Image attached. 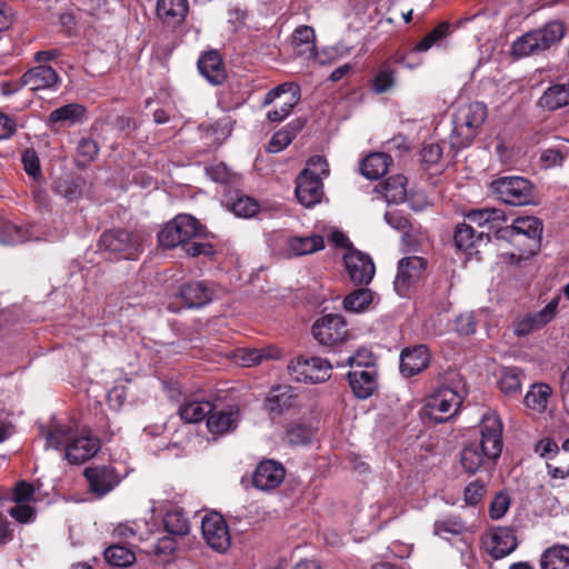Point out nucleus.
<instances>
[{
    "label": "nucleus",
    "mask_w": 569,
    "mask_h": 569,
    "mask_svg": "<svg viewBox=\"0 0 569 569\" xmlns=\"http://www.w3.org/2000/svg\"><path fill=\"white\" fill-rule=\"evenodd\" d=\"M451 24L447 21L440 22L435 29L426 34L413 48L415 51L426 52L440 40L450 34Z\"/></svg>",
    "instance_id": "obj_48"
},
{
    "label": "nucleus",
    "mask_w": 569,
    "mask_h": 569,
    "mask_svg": "<svg viewBox=\"0 0 569 569\" xmlns=\"http://www.w3.org/2000/svg\"><path fill=\"white\" fill-rule=\"evenodd\" d=\"M430 361V353L426 346H416L412 349H405L400 356V372L403 377L410 378L423 371Z\"/></svg>",
    "instance_id": "obj_19"
},
{
    "label": "nucleus",
    "mask_w": 569,
    "mask_h": 569,
    "mask_svg": "<svg viewBox=\"0 0 569 569\" xmlns=\"http://www.w3.org/2000/svg\"><path fill=\"white\" fill-rule=\"evenodd\" d=\"M345 266L350 279L357 284H368L375 276L371 258L358 250H349L345 257Z\"/></svg>",
    "instance_id": "obj_15"
},
{
    "label": "nucleus",
    "mask_w": 569,
    "mask_h": 569,
    "mask_svg": "<svg viewBox=\"0 0 569 569\" xmlns=\"http://www.w3.org/2000/svg\"><path fill=\"white\" fill-rule=\"evenodd\" d=\"M461 403L462 398L455 389L440 387L427 398L422 415L436 423H441L456 416Z\"/></svg>",
    "instance_id": "obj_5"
},
{
    "label": "nucleus",
    "mask_w": 569,
    "mask_h": 569,
    "mask_svg": "<svg viewBox=\"0 0 569 569\" xmlns=\"http://www.w3.org/2000/svg\"><path fill=\"white\" fill-rule=\"evenodd\" d=\"M8 512L13 519L21 523L31 522L36 518V510L29 503H16Z\"/></svg>",
    "instance_id": "obj_57"
},
{
    "label": "nucleus",
    "mask_w": 569,
    "mask_h": 569,
    "mask_svg": "<svg viewBox=\"0 0 569 569\" xmlns=\"http://www.w3.org/2000/svg\"><path fill=\"white\" fill-rule=\"evenodd\" d=\"M480 440L477 445L486 450L496 460L500 457L503 448L502 422L495 412H487L482 416L480 425Z\"/></svg>",
    "instance_id": "obj_9"
},
{
    "label": "nucleus",
    "mask_w": 569,
    "mask_h": 569,
    "mask_svg": "<svg viewBox=\"0 0 569 569\" xmlns=\"http://www.w3.org/2000/svg\"><path fill=\"white\" fill-rule=\"evenodd\" d=\"M291 43L298 54L308 58L313 57L316 50L315 30L309 26H299L292 34Z\"/></svg>",
    "instance_id": "obj_37"
},
{
    "label": "nucleus",
    "mask_w": 569,
    "mask_h": 569,
    "mask_svg": "<svg viewBox=\"0 0 569 569\" xmlns=\"http://www.w3.org/2000/svg\"><path fill=\"white\" fill-rule=\"evenodd\" d=\"M565 36V27L559 21L547 23L543 28L533 30L518 38L512 43V54L521 58L545 51L559 42Z\"/></svg>",
    "instance_id": "obj_3"
},
{
    "label": "nucleus",
    "mask_w": 569,
    "mask_h": 569,
    "mask_svg": "<svg viewBox=\"0 0 569 569\" xmlns=\"http://www.w3.org/2000/svg\"><path fill=\"white\" fill-rule=\"evenodd\" d=\"M486 118L487 107L483 103L472 102L461 106L453 119L452 144L459 148L469 146L478 134Z\"/></svg>",
    "instance_id": "obj_2"
},
{
    "label": "nucleus",
    "mask_w": 569,
    "mask_h": 569,
    "mask_svg": "<svg viewBox=\"0 0 569 569\" xmlns=\"http://www.w3.org/2000/svg\"><path fill=\"white\" fill-rule=\"evenodd\" d=\"M560 299L557 295L541 310L518 318L513 323V333L525 337L551 322L557 315Z\"/></svg>",
    "instance_id": "obj_13"
},
{
    "label": "nucleus",
    "mask_w": 569,
    "mask_h": 569,
    "mask_svg": "<svg viewBox=\"0 0 569 569\" xmlns=\"http://www.w3.org/2000/svg\"><path fill=\"white\" fill-rule=\"evenodd\" d=\"M421 157L423 162L436 164L442 157V148L438 143H430L422 148Z\"/></svg>",
    "instance_id": "obj_63"
},
{
    "label": "nucleus",
    "mask_w": 569,
    "mask_h": 569,
    "mask_svg": "<svg viewBox=\"0 0 569 569\" xmlns=\"http://www.w3.org/2000/svg\"><path fill=\"white\" fill-rule=\"evenodd\" d=\"M540 569H569V547L556 545L540 557Z\"/></svg>",
    "instance_id": "obj_36"
},
{
    "label": "nucleus",
    "mask_w": 569,
    "mask_h": 569,
    "mask_svg": "<svg viewBox=\"0 0 569 569\" xmlns=\"http://www.w3.org/2000/svg\"><path fill=\"white\" fill-rule=\"evenodd\" d=\"M392 159L385 152H372L361 162V173L371 180H377L385 176L389 169Z\"/></svg>",
    "instance_id": "obj_32"
},
{
    "label": "nucleus",
    "mask_w": 569,
    "mask_h": 569,
    "mask_svg": "<svg viewBox=\"0 0 569 569\" xmlns=\"http://www.w3.org/2000/svg\"><path fill=\"white\" fill-rule=\"evenodd\" d=\"M163 525L170 536H186L190 530L188 518L180 510L167 511L163 517Z\"/></svg>",
    "instance_id": "obj_44"
},
{
    "label": "nucleus",
    "mask_w": 569,
    "mask_h": 569,
    "mask_svg": "<svg viewBox=\"0 0 569 569\" xmlns=\"http://www.w3.org/2000/svg\"><path fill=\"white\" fill-rule=\"evenodd\" d=\"M100 449V440L84 432L78 437H71V440L64 448V458L70 463H82L92 458Z\"/></svg>",
    "instance_id": "obj_17"
},
{
    "label": "nucleus",
    "mask_w": 569,
    "mask_h": 569,
    "mask_svg": "<svg viewBox=\"0 0 569 569\" xmlns=\"http://www.w3.org/2000/svg\"><path fill=\"white\" fill-rule=\"evenodd\" d=\"M268 356L259 349H243L240 351L241 366L251 367L261 362Z\"/></svg>",
    "instance_id": "obj_62"
},
{
    "label": "nucleus",
    "mask_w": 569,
    "mask_h": 569,
    "mask_svg": "<svg viewBox=\"0 0 569 569\" xmlns=\"http://www.w3.org/2000/svg\"><path fill=\"white\" fill-rule=\"evenodd\" d=\"M83 475L88 481L89 489L97 497H103L118 483L119 477L114 469L109 466L87 467Z\"/></svg>",
    "instance_id": "obj_16"
},
{
    "label": "nucleus",
    "mask_w": 569,
    "mask_h": 569,
    "mask_svg": "<svg viewBox=\"0 0 569 569\" xmlns=\"http://www.w3.org/2000/svg\"><path fill=\"white\" fill-rule=\"evenodd\" d=\"M565 159L563 153L556 148H549L546 149L540 157V161L542 162L543 167L548 168L551 166L561 164Z\"/></svg>",
    "instance_id": "obj_64"
},
{
    "label": "nucleus",
    "mask_w": 569,
    "mask_h": 569,
    "mask_svg": "<svg viewBox=\"0 0 569 569\" xmlns=\"http://www.w3.org/2000/svg\"><path fill=\"white\" fill-rule=\"evenodd\" d=\"M295 136L296 132L288 128L277 131L269 141L267 150L271 153L280 152L292 142Z\"/></svg>",
    "instance_id": "obj_54"
},
{
    "label": "nucleus",
    "mask_w": 569,
    "mask_h": 569,
    "mask_svg": "<svg viewBox=\"0 0 569 569\" xmlns=\"http://www.w3.org/2000/svg\"><path fill=\"white\" fill-rule=\"evenodd\" d=\"M465 530V523L458 517H446L435 522V535L450 539L452 536H458Z\"/></svg>",
    "instance_id": "obj_49"
},
{
    "label": "nucleus",
    "mask_w": 569,
    "mask_h": 569,
    "mask_svg": "<svg viewBox=\"0 0 569 569\" xmlns=\"http://www.w3.org/2000/svg\"><path fill=\"white\" fill-rule=\"evenodd\" d=\"M213 290L204 282H191L180 288L179 297L188 308H201L212 300Z\"/></svg>",
    "instance_id": "obj_27"
},
{
    "label": "nucleus",
    "mask_w": 569,
    "mask_h": 569,
    "mask_svg": "<svg viewBox=\"0 0 569 569\" xmlns=\"http://www.w3.org/2000/svg\"><path fill=\"white\" fill-rule=\"evenodd\" d=\"M467 219L470 223L477 224L478 227H487L488 230H495L503 228L501 224L506 222V213L497 208H482L471 210L467 214Z\"/></svg>",
    "instance_id": "obj_30"
},
{
    "label": "nucleus",
    "mask_w": 569,
    "mask_h": 569,
    "mask_svg": "<svg viewBox=\"0 0 569 569\" xmlns=\"http://www.w3.org/2000/svg\"><path fill=\"white\" fill-rule=\"evenodd\" d=\"M229 209L240 218H251L260 209L259 203L251 197L240 196L228 203Z\"/></svg>",
    "instance_id": "obj_50"
},
{
    "label": "nucleus",
    "mask_w": 569,
    "mask_h": 569,
    "mask_svg": "<svg viewBox=\"0 0 569 569\" xmlns=\"http://www.w3.org/2000/svg\"><path fill=\"white\" fill-rule=\"evenodd\" d=\"M201 531L208 546L218 551L224 552L231 545L229 528L223 517L218 512H210L202 518Z\"/></svg>",
    "instance_id": "obj_10"
},
{
    "label": "nucleus",
    "mask_w": 569,
    "mask_h": 569,
    "mask_svg": "<svg viewBox=\"0 0 569 569\" xmlns=\"http://www.w3.org/2000/svg\"><path fill=\"white\" fill-rule=\"evenodd\" d=\"M395 82L393 70L388 67H382L373 78L372 88L377 93H385L395 86Z\"/></svg>",
    "instance_id": "obj_53"
},
{
    "label": "nucleus",
    "mask_w": 569,
    "mask_h": 569,
    "mask_svg": "<svg viewBox=\"0 0 569 569\" xmlns=\"http://www.w3.org/2000/svg\"><path fill=\"white\" fill-rule=\"evenodd\" d=\"M346 322L340 315H326L312 326L315 339L323 346L338 345L347 338Z\"/></svg>",
    "instance_id": "obj_12"
},
{
    "label": "nucleus",
    "mask_w": 569,
    "mask_h": 569,
    "mask_svg": "<svg viewBox=\"0 0 569 569\" xmlns=\"http://www.w3.org/2000/svg\"><path fill=\"white\" fill-rule=\"evenodd\" d=\"M518 546L516 535L510 528H497L488 542V551L495 559L510 555Z\"/></svg>",
    "instance_id": "obj_25"
},
{
    "label": "nucleus",
    "mask_w": 569,
    "mask_h": 569,
    "mask_svg": "<svg viewBox=\"0 0 569 569\" xmlns=\"http://www.w3.org/2000/svg\"><path fill=\"white\" fill-rule=\"evenodd\" d=\"M517 233H522L526 237H531L532 239H538L541 241L542 238V222L536 217L527 216L519 217L513 220L510 226Z\"/></svg>",
    "instance_id": "obj_47"
},
{
    "label": "nucleus",
    "mask_w": 569,
    "mask_h": 569,
    "mask_svg": "<svg viewBox=\"0 0 569 569\" xmlns=\"http://www.w3.org/2000/svg\"><path fill=\"white\" fill-rule=\"evenodd\" d=\"M510 226L499 228L496 231V238L500 240L508 241L511 246H513L518 253H510V261H520L522 259H528L529 257L537 253L540 248L541 241L538 239H532L531 237H526L522 233H517Z\"/></svg>",
    "instance_id": "obj_14"
},
{
    "label": "nucleus",
    "mask_w": 569,
    "mask_h": 569,
    "mask_svg": "<svg viewBox=\"0 0 569 569\" xmlns=\"http://www.w3.org/2000/svg\"><path fill=\"white\" fill-rule=\"evenodd\" d=\"M538 104L549 111H555L568 106L569 83H557L549 87L539 98Z\"/></svg>",
    "instance_id": "obj_31"
},
{
    "label": "nucleus",
    "mask_w": 569,
    "mask_h": 569,
    "mask_svg": "<svg viewBox=\"0 0 569 569\" xmlns=\"http://www.w3.org/2000/svg\"><path fill=\"white\" fill-rule=\"evenodd\" d=\"M347 377L353 395L359 399H368L378 387L375 368L353 369Z\"/></svg>",
    "instance_id": "obj_20"
},
{
    "label": "nucleus",
    "mask_w": 569,
    "mask_h": 569,
    "mask_svg": "<svg viewBox=\"0 0 569 569\" xmlns=\"http://www.w3.org/2000/svg\"><path fill=\"white\" fill-rule=\"evenodd\" d=\"M483 232L476 234L472 226L468 223L458 224L455 231V243L458 249L471 253V249L482 241Z\"/></svg>",
    "instance_id": "obj_42"
},
{
    "label": "nucleus",
    "mask_w": 569,
    "mask_h": 569,
    "mask_svg": "<svg viewBox=\"0 0 569 569\" xmlns=\"http://www.w3.org/2000/svg\"><path fill=\"white\" fill-rule=\"evenodd\" d=\"M284 476L286 470L281 463L274 460H264L257 466L252 482L260 490H271L283 481Z\"/></svg>",
    "instance_id": "obj_18"
},
{
    "label": "nucleus",
    "mask_w": 569,
    "mask_h": 569,
    "mask_svg": "<svg viewBox=\"0 0 569 569\" xmlns=\"http://www.w3.org/2000/svg\"><path fill=\"white\" fill-rule=\"evenodd\" d=\"M300 89L296 83L284 82L279 84L278 87L268 91L264 96L262 106L267 107L273 103L277 99L281 98L283 94H289L281 103L279 109L271 110L267 113V119L270 122H281L284 120L292 111L293 107L298 103L300 99Z\"/></svg>",
    "instance_id": "obj_8"
},
{
    "label": "nucleus",
    "mask_w": 569,
    "mask_h": 569,
    "mask_svg": "<svg viewBox=\"0 0 569 569\" xmlns=\"http://www.w3.org/2000/svg\"><path fill=\"white\" fill-rule=\"evenodd\" d=\"M379 192L388 203H401L407 197V179L402 174L389 177L379 186Z\"/></svg>",
    "instance_id": "obj_34"
},
{
    "label": "nucleus",
    "mask_w": 569,
    "mask_h": 569,
    "mask_svg": "<svg viewBox=\"0 0 569 569\" xmlns=\"http://www.w3.org/2000/svg\"><path fill=\"white\" fill-rule=\"evenodd\" d=\"M500 391L507 397H516L521 391L522 371L515 367L502 368L498 379Z\"/></svg>",
    "instance_id": "obj_38"
},
{
    "label": "nucleus",
    "mask_w": 569,
    "mask_h": 569,
    "mask_svg": "<svg viewBox=\"0 0 569 569\" xmlns=\"http://www.w3.org/2000/svg\"><path fill=\"white\" fill-rule=\"evenodd\" d=\"M296 182V197L302 206L310 208L321 201L323 194L321 179H313L307 173H299Z\"/></svg>",
    "instance_id": "obj_22"
},
{
    "label": "nucleus",
    "mask_w": 569,
    "mask_h": 569,
    "mask_svg": "<svg viewBox=\"0 0 569 569\" xmlns=\"http://www.w3.org/2000/svg\"><path fill=\"white\" fill-rule=\"evenodd\" d=\"M288 370L299 382L320 383L331 377L332 365L320 357L299 356L290 361Z\"/></svg>",
    "instance_id": "obj_7"
},
{
    "label": "nucleus",
    "mask_w": 569,
    "mask_h": 569,
    "mask_svg": "<svg viewBox=\"0 0 569 569\" xmlns=\"http://www.w3.org/2000/svg\"><path fill=\"white\" fill-rule=\"evenodd\" d=\"M59 81L58 72L52 67L46 64L33 67L22 76L23 84L28 86L32 91L57 88Z\"/></svg>",
    "instance_id": "obj_21"
},
{
    "label": "nucleus",
    "mask_w": 569,
    "mask_h": 569,
    "mask_svg": "<svg viewBox=\"0 0 569 569\" xmlns=\"http://www.w3.org/2000/svg\"><path fill=\"white\" fill-rule=\"evenodd\" d=\"M427 262L423 258L405 257L398 262V272L395 279V290L398 296H408L410 289L423 277Z\"/></svg>",
    "instance_id": "obj_11"
},
{
    "label": "nucleus",
    "mask_w": 569,
    "mask_h": 569,
    "mask_svg": "<svg viewBox=\"0 0 569 569\" xmlns=\"http://www.w3.org/2000/svg\"><path fill=\"white\" fill-rule=\"evenodd\" d=\"M22 163L26 172L37 179L41 176L39 159L33 150H26L22 154Z\"/></svg>",
    "instance_id": "obj_59"
},
{
    "label": "nucleus",
    "mask_w": 569,
    "mask_h": 569,
    "mask_svg": "<svg viewBox=\"0 0 569 569\" xmlns=\"http://www.w3.org/2000/svg\"><path fill=\"white\" fill-rule=\"evenodd\" d=\"M315 429L306 423L290 425L286 429V440L291 446H307L315 437Z\"/></svg>",
    "instance_id": "obj_45"
},
{
    "label": "nucleus",
    "mask_w": 569,
    "mask_h": 569,
    "mask_svg": "<svg viewBox=\"0 0 569 569\" xmlns=\"http://www.w3.org/2000/svg\"><path fill=\"white\" fill-rule=\"evenodd\" d=\"M551 392L552 390L547 383H535L526 393L523 402L528 408L537 412H543L547 409Z\"/></svg>",
    "instance_id": "obj_41"
},
{
    "label": "nucleus",
    "mask_w": 569,
    "mask_h": 569,
    "mask_svg": "<svg viewBox=\"0 0 569 569\" xmlns=\"http://www.w3.org/2000/svg\"><path fill=\"white\" fill-rule=\"evenodd\" d=\"M510 507V497L503 491L496 493L490 503L489 515L492 519L502 518Z\"/></svg>",
    "instance_id": "obj_55"
},
{
    "label": "nucleus",
    "mask_w": 569,
    "mask_h": 569,
    "mask_svg": "<svg viewBox=\"0 0 569 569\" xmlns=\"http://www.w3.org/2000/svg\"><path fill=\"white\" fill-rule=\"evenodd\" d=\"M296 398L289 387L280 386L270 391L266 408L270 413L280 415L295 405Z\"/></svg>",
    "instance_id": "obj_33"
},
{
    "label": "nucleus",
    "mask_w": 569,
    "mask_h": 569,
    "mask_svg": "<svg viewBox=\"0 0 569 569\" xmlns=\"http://www.w3.org/2000/svg\"><path fill=\"white\" fill-rule=\"evenodd\" d=\"M200 232L198 221L193 217L180 214L161 229L158 240L164 248L182 247L191 257L211 256L213 248L210 243L198 240Z\"/></svg>",
    "instance_id": "obj_1"
},
{
    "label": "nucleus",
    "mask_w": 569,
    "mask_h": 569,
    "mask_svg": "<svg viewBox=\"0 0 569 569\" xmlns=\"http://www.w3.org/2000/svg\"><path fill=\"white\" fill-rule=\"evenodd\" d=\"M373 293L370 289L360 288L350 292L343 300V307L351 312H361L372 302Z\"/></svg>",
    "instance_id": "obj_46"
},
{
    "label": "nucleus",
    "mask_w": 569,
    "mask_h": 569,
    "mask_svg": "<svg viewBox=\"0 0 569 569\" xmlns=\"http://www.w3.org/2000/svg\"><path fill=\"white\" fill-rule=\"evenodd\" d=\"M41 435L46 438V448L62 450L71 440V428L64 425L54 423L46 429L41 427Z\"/></svg>",
    "instance_id": "obj_40"
},
{
    "label": "nucleus",
    "mask_w": 569,
    "mask_h": 569,
    "mask_svg": "<svg viewBox=\"0 0 569 569\" xmlns=\"http://www.w3.org/2000/svg\"><path fill=\"white\" fill-rule=\"evenodd\" d=\"M106 561L113 567H129L136 561L134 552L122 545H112L104 550Z\"/></svg>",
    "instance_id": "obj_43"
},
{
    "label": "nucleus",
    "mask_w": 569,
    "mask_h": 569,
    "mask_svg": "<svg viewBox=\"0 0 569 569\" xmlns=\"http://www.w3.org/2000/svg\"><path fill=\"white\" fill-rule=\"evenodd\" d=\"M535 451L541 457L546 459H551L559 452V447L557 442L551 438H543L537 442L535 447Z\"/></svg>",
    "instance_id": "obj_60"
},
{
    "label": "nucleus",
    "mask_w": 569,
    "mask_h": 569,
    "mask_svg": "<svg viewBox=\"0 0 569 569\" xmlns=\"http://www.w3.org/2000/svg\"><path fill=\"white\" fill-rule=\"evenodd\" d=\"M490 189L499 200L510 206H527L533 202L535 187L522 177L498 178L490 183Z\"/></svg>",
    "instance_id": "obj_4"
},
{
    "label": "nucleus",
    "mask_w": 569,
    "mask_h": 569,
    "mask_svg": "<svg viewBox=\"0 0 569 569\" xmlns=\"http://www.w3.org/2000/svg\"><path fill=\"white\" fill-rule=\"evenodd\" d=\"M198 69L211 84H221L226 79L222 59L218 51L203 53L198 60Z\"/></svg>",
    "instance_id": "obj_24"
},
{
    "label": "nucleus",
    "mask_w": 569,
    "mask_h": 569,
    "mask_svg": "<svg viewBox=\"0 0 569 569\" xmlns=\"http://www.w3.org/2000/svg\"><path fill=\"white\" fill-rule=\"evenodd\" d=\"M188 8L187 0H158L157 14L164 23L177 26L184 20Z\"/></svg>",
    "instance_id": "obj_28"
},
{
    "label": "nucleus",
    "mask_w": 569,
    "mask_h": 569,
    "mask_svg": "<svg viewBox=\"0 0 569 569\" xmlns=\"http://www.w3.org/2000/svg\"><path fill=\"white\" fill-rule=\"evenodd\" d=\"M325 241L319 234L307 237H292L288 240V250L293 256L311 254L323 249Z\"/></svg>",
    "instance_id": "obj_39"
},
{
    "label": "nucleus",
    "mask_w": 569,
    "mask_h": 569,
    "mask_svg": "<svg viewBox=\"0 0 569 569\" xmlns=\"http://www.w3.org/2000/svg\"><path fill=\"white\" fill-rule=\"evenodd\" d=\"M460 461L467 472L476 473L482 467L495 463L497 460L486 450L481 449L477 441H473L463 447L460 453Z\"/></svg>",
    "instance_id": "obj_26"
},
{
    "label": "nucleus",
    "mask_w": 569,
    "mask_h": 569,
    "mask_svg": "<svg viewBox=\"0 0 569 569\" xmlns=\"http://www.w3.org/2000/svg\"><path fill=\"white\" fill-rule=\"evenodd\" d=\"M86 114V108L79 103H69L54 109L48 116L47 123L50 127L57 124L71 127L81 122Z\"/></svg>",
    "instance_id": "obj_29"
},
{
    "label": "nucleus",
    "mask_w": 569,
    "mask_h": 569,
    "mask_svg": "<svg viewBox=\"0 0 569 569\" xmlns=\"http://www.w3.org/2000/svg\"><path fill=\"white\" fill-rule=\"evenodd\" d=\"M213 410V405L210 401H186L179 407V416L187 423H197L208 419Z\"/></svg>",
    "instance_id": "obj_35"
},
{
    "label": "nucleus",
    "mask_w": 569,
    "mask_h": 569,
    "mask_svg": "<svg viewBox=\"0 0 569 569\" xmlns=\"http://www.w3.org/2000/svg\"><path fill=\"white\" fill-rule=\"evenodd\" d=\"M239 421V410L228 407L222 410H212L207 419L208 430L212 435H223L236 429Z\"/></svg>",
    "instance_id": "obj_23"
},
{
    "label": "nucleus",
    "mask_w": 569,
    "mask_h": 569,
    "mask_svg": "<svg viewBox=\"0 0 569 569\" xmlns=\"http://www.w3.org/2000/svg\"><path fill=\"white\" fill-rule=\"evenodd\" d=\"M99 248L118 259L133 260L137 259L141 250V240L136 233L123 229H112L101 234Z\"/></svg>",
    "instance_id": "obj_6"
},
{
    "label": "nucleus",
    "mask_w": 569,
    "mask_h": 569,
    "mask_svg": "<svg viewBox=\"0 0 569 569\" xmlns=\"http://www.w3.org/2000/svg\"><path fill=\"white\" fill-rule=\"evenodd\" d=\"M300 173H307L310 178L322 180L323 177L329 174V164L323 157L315 156L308 160L307 167Z\"/></svg>",
    "instance_id": "obj_52"
},
{
    "label": "nucleus",
    "mask_w": 569,
    "mask_h": 569,
    "mask_svg": "<svg viewBox=\"0 0 569 569\" xmlns=\"http://www.w3.org/2000/svg\"><path fill=\"white\" fill-rule=\"evenodd\" d=\"M486 488L479 480L470 482L465 489L466 502L476 506L485 496Z\"/></svg>",
    "instance_id": "obj_58"
},
{
    "label": "nucleus",
    "mask_w": 569,
    "mask_h": 569,
    "mask_svg": "<svg viewBox=\"0 0 569 569\" xmlns=\"http://www.w3.org/2000/svg\"><path fill=\"white\" fill-rule=\"evenodd\" d=\"M99 152V146L96 140L91 138H81L77 146V156L83 163L92 162Z\"/></svg>",
    "instance_id": "obj_51"
},
{
    "label": "nucleus",
    "mask_w": 569,
    "mask_h": 569,
    "mask_svg": "<svg viewBox=\"0 0 569 569\" xmlns=\"http://www.w3.org/2000/svg\"><path fill=\"white\" fill-rule=\"evenodd\" d=\"M385 220L390 227L399 231H407L410 227L408 218L399 211H387Z\"/></svg>",
    "instance_id": "obj_61"
},
{
    "label": "nucleus",
    "mask_w": 569,
    "mask_h": 569,
    "mask_svg": "<svg viewBox=\"0 0 569 569\" xmlns=\"http://www.w3.org/2000/svg\"><path fill=\"white\" fill-rule=\"evenodd\" d=\"M34 487L24 480L18 481L12 490V500L16 503H29L34 496Z\"/></svg>",
    "instance_id": "obj_56"
}]
</instances>
